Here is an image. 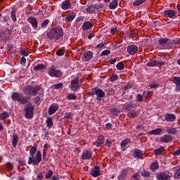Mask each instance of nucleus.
<instances>
[{
  "label": "nucleus",
  "instance_id": "4c0bfd02",
  "mask_svg": "<svg viewBox=\"0 0 180 180\" xmlns=\"http://www.w3.org/2000/svg\"><path fill=\"white\" fill-rule=\"evenodd\" d=\"M117 0H113L109 5L110 9H116V8H117Z\"/></svg>",
  "mask_w": 180,
  "mask_h": 180
},
{
  "label": "nucleus",
  "instance_id": "8fccbe9b",
  "mask_svg": "<svg viewBox=\"0 0 180 180\" xmlns=\"http://www.w3.org/2000/svg\"><path fill=\"white\" fill-rule=\"evenodd\" d=\"M65 53V50H64V49H58L56 51V55H58L59 57H61V56H64Z\"/></svg>",
  "mask_w": 180,
  "mask_h": 180
},
{
  "label": "nucleus",
  "instance_id": "5701e85b",
  "mask_svg": "<svg viewBox=\"0 0 180 180\" xmlns=\"http://www.w3.org/2000/svg\"><path fill=\"white\" fill-rule=\"evenodd\" d=\"M172 82L176 85V91H180V77H173Z\"/></svg>",
  "mask_w": 180,
  "mask_h": 180
},
{
  "label": "nucleus",
  "instance_id": "9b49d317",
  "mask_svg": "<svg viewBox=\"0 0 180 180\" xmlns=\"http://www.w3.org/2000/svg\"><path fill=\"white\" fill-rule=\"evenodd\" d=\"M165 62L163 61H157L156 60H150L147 63V67H161L162 65H165Z\"/></svg>",
  "mask_w": 180,
  "mask_h": 180
},
{
  "label": "nucleus",
  "instance_id": "4468645a",
  "mask_svg": "<svg viewBox=\"0 0 180 180\" xmlns=\"http://www.w3.org/2000/svg\"><path fill=\"white\" fill-rule=\"evenodd\" d=\"M139 51V47L135 45H130L127 47V53L131 56H134Z\"/></svg>",
  "mask_w": 180,
  "mask_h": 180
},
{
  "label": "nucleus",
  "instance_id": "4be33fe9",
  "mask_svg": "<svg viewBox=\"0 0 180 180\" xmlns=\"http://www.w3.org/2000/svg\"><path fill=\"white\" fill-rule=\"evenodd\" d=\"M70 8H71V2L70 0H65L62 2L61 8L63 9V11H67V9H70Z\"/></svg>",
  "mask_w": 180,
  "mask_h": 180
},
{
  "label": "nucleus",
  "instance_id": "f03ea898",
  "mask_svg": "<svg viewBox=\"0 0 180 180\" xmlns=\"http://www.w3.org/2000/svg\"><path fill=\"white\" fill-rule=\"evenodd\" d=\"M47 36L50 40L57 41V40L61 39V37L64 36V32L63 31V28L60 27H55L53 28L50 32L47 33Z\"/></svg>",
  "mask_w": 180,
  "mask_h": 180
},
{
  "label": "nucleus",
  "instance_id": "7c9ffc66",
  "mask_svg": "<svg viewBox=\"0 0 180 180\" xmlns=\"http://www.w3.org/2000/svg\"><path fill=\"white\" fill-rule=\"evenodd\" d=\"M150 168L153 172H155V171H157L160 168V165H158V162H153L150 166Z\"/></svg>",
  "mask_w": 180,
  "mask_h": 180
},
{
  "label": "nucleus",
  "instance_id": "423d86ee",
  "mask_svg": "<svg viewBox=\"0 0 180 180\" xmlns=\"http://www.w3.org/2000/svg\"><path fill=\"white\" fill-rule=\"evenodd\" d=\"M94 95H96L97 101H102V98H105V92L101 89H94L89 93L90 96H94Z\"/></svg>",
  "mask_w": 180,
  "mask_h": 180
},
{
  "label": "nucleus",
  "instance_id": "cd10ccee",
  "mask_svg": "<svg viewBox=\"0 0 180 180\" xmlns=\"http://www.w3.org/2000/svg\"><path fill=\"white\" fill-rule=\"evenodd\" d=\"M162 132V128H158L153 129L152 131H150V134H153V136H160L161 133Z\"/></svg>",
  "mask_w": 180,
  "mask_h": 180
},
{
  "label": "nucleus",
  "instance_id": "7ed1b4c3",
  "mask_svg": "<svg viewBox=\"0 0 180 180\" xmlns=\"http://www.w3.org/2000/svg\"><path fill=\"white\" fill-rule=\"evenodd\" d=\"M11 98L13 101H15L18 103H21V105L29 103V101L30 100V96H23V94L18 92L13 93Z\"/></svg>",
  "mask_w": 180,
  "mask_h": 180
},
{
  "label": "nucleus",
  "instance_id": "603ef678",
  "mask_svg": "<svg viewBox=\"0 0 180 180\" xmlns=\"http://www.w3.org/2000/svg\"><path fill=\"white\" fill-rule=\"evenodd\" d=\"M106 92L108 95H114L115 94V90H113L112 88H108L106 89Z\"/></svg>",
  "mask_w": 180,
  "mask_h": 180
},
{
  "label": "nucleus",
  "instance_id": "72a5a7b5",
  "mask_svg": "<svg viewBox=\"0 0 180 180\" xmlns=\"http://www.w3.org/2000/svg\"><path fill=\"white\" fill-rule=\"evenodd\" d=\"M25 95L27 96H32V86H28L23 89Z\"/></svg>",
  "mask_w": 180,
  "mask_h": 180
},
{
  "label": "nucleus",
  "instance_id": "2f4dec72",
  "mask_svg": "<svg viewBox=\"0 0 180 180\" xmlns=\"http://www.w3.org/2000/svg\"><path fill=\"white\" fill-rule=\"evenodd\" d=\"M139 111L132 110L128 112L129 117H134L136 118L139 116Z\"/></svg>",
  "mask_w": 180,
  "mask_h": 180
},
{
  "label": "nucleus",
  "instance_id": "0e129e2a",
  "mask_svg": "<svg viewBox=\"0 0 180 180\" xmlns=\"http://www.w3.org/2000/svg\"><path fill=\"white\" fill-rule=\"evenodd\" d=\"M149 86H150L151 89L158 88V86H160V84L158 83H152L149 84Z\"/></svg>",
  "mask_w": 180,
  "mask_h": 180
},
{
  "label": "nucleus",
  "instance_id": "39448f33",
  "mask_svg": "<svg viewBox=\"0 0 180 180\" xmlns=\"http://www.w3.org/2000/svg\"><path fill=\"white\" fill-rule=\"evenodd\" d=\"M48 74L50 77H55V78H61L63 77V72L60 70H56L54 67L48 68Z\"/></svg>",
  "mask_w": 180,
  "mask_h": 180
},
{
  "label": "nucleus",
  "instance_id": "0eeeda50",
  "mask_svg": "<svg viewBox=\"0 0 180 180\" xmlns=\"http://www.w3.org/2000/svg\"><path fill=\"white\" fill-rule=\"evenodd\" d=\"M79 88H81L79 85V77L72 79L70 82V89L74 92H77Z\"/></svg>",
  "mask_w": 180,
  "mask_h": 180
},
{
  "label": "nucleus",
  "instance_id": "a19ab883",
  "mask_svg": "<svg viewBox=\"0 0 180 180\" xmlns=\"http://www.w3.org/2000/svg\"><path fill=\"white\" fill-rule=\"evenodd\" d=\"M53 174H54V172H53V170H48L45 176L46 179H51V178H53Z\"/></svg>",
  "mask_w": 180,
  "mask_h": 180
},
{
  "label": "nucleus",
  "instance_id": "412c9836",
  "mask_svg": "<svg viewBox=\"0 0 180 180\" xmlns=\"http://www.w3.org/2000/svg\"><path fill=\"white\" fill-rule=\"evenodd\" d=\"M172 137L171 136V135L168 134H166L160 138V141H161V143H169L170 141H172Z\"/></svg>",
  "mask_w": 180,
  "mask_h": 180
},
{
  "label": "nucleus",
  "instance_id": "c756f323",
  "mask_svg": "<svg viewBox=\"0 0 180 180\" xmlns=\"http://www.w3.org/2000/svg\"><path fill=\"white\" fill-rule=\"evenodd\" d=\"M46 68H47V66L46 65L39 64V65H36L34 68V71H44V70H46Z\"/></svg>",
  "mask_w": 180,
  "mask_h": 180
},
{
  "label": "nucleus",
  "instance_id": "ea45409f",
  "mask_svg": "<svg viewBox=\"0 0 180 180\" xmlns=\"http://www.w3.org/2000/svg\"><path fill=\"white\" fill-rule=\"evenodd\" d=\"M46 126L47 127H49V129H51V127H53V118L51 117L47 118Z\"/></svg>",
  "mask_w": 180,
  "mask_h": 180
},
{
  "label": "nucleus",
  "instance_id": "58836bf2",
  "mask_svg": "<svg viewBox=\"0 0 180 180\" xmlns=\"http://www.w3.org/2000/svg\"><path fill=\"white\" fill-rule=\"evenodd\" d=\"M142 155H143V154L141 153V151H140L139 149H136L134 151V157L135 158H141Z\"/></svg>",
  "mask_w": 180,
  "mask_h": 180
},
{
  "label": "nucleus",
  "instance_id": "5fc2aeb1",
  "mask_svg": "<svg viewBox=\"0 0 180 180\" xmlns=\"http://www.w3.org/2000/svg\"><path fill=\"white\" fill-rule=\"evenodd\" d=\"M133 87V83H127L125 86H124V89L127 90L130 89Z\"/></svg>",
  "mask_w": 180,
  "mask_h": 180
},
{
  "label": "nucleus",
  "instance_id": "a18cd8bd",
  "mask_svg": "<svg viewBox=\"0 0 180 180\" xmlns=\"http://www.w3.org/2000/svg\"><path fill=\"white\" fill-rule=\"evenodd\" d=\"M69 101H75L77 99V96L75 94H68L67 96Z\"/></svg>",
  "mask_w": 180,
  "mask_h": 180
},
{
  "label": "nucleus",
  "instance_id": "09e8293b",
  "mask_svg": "<svg viewBox=\"0 0 180 180\" xmlns=\"http://www.w3.org/2000/svg\"><path fill=\"white\" fill-rule=\"evenodd\" d=\"M63 86H64V84L63 83H58L53 84V87L55 88V89H61Z\"/></svg>",
  "mask_w": 180,
  "mask_h": 180
},
{
  "label": "nucleus",
  "instance_id": "f8f14e48",
  "mask_svg": "<svg viewBox=\"0 0 180 180\" xmlns=\"http://www.w3.org/2000/svg\"><path fill=\"white\" fill-rule=\"evenodd\" d=\"M164 15L170 19H176V12L174 10H167L164 11Z\"/></svg>",
  "mask_w": 180,
  "mask_h": 180
},
{
  "label": "nucleus",
  "instance_id": "1a4fd4ad",
  "mask_svg": "<svg viewBox=\"0 0 180 180\" xmlns=\"http://www.w3.org/2000/svg\"><path fill=\"white\" fill-rule=\"evenodd\" d=\"M136 102L134 101H129L123 105L122 109L124 112H129L136 108Z\"/></svg>",
  "mask_w": 180,
  "mask_h": 180
},
{
  "label": "nucleus",
  "instance_id": "e2e57ef3",
  "mask_svg": "<svg viewBox=\"0 0 180 180\" xmlns=\"http://www.w3.org/2000/svg\"><path fill=\"white\" fill-rule=\"evenodd\" d=\"M174 178L176 179H179V178H180V168H179V169L176 172V173L174 174Z\"/></svg>",
  "mask_w": 180,
  "mask_h": 180
},
{
  "label": "nucleus",
  "instance_id": "c85d7f7f",
  "mask_svg": "<svg viewBox=\"0 0 180 180\" xmlns=\"http://www.w3.org/2000/svg\"><path fill=\"white\" fill-rule=\"evenodd\" d=\"M129 143H130V140H129V139H124L123 141H122V142L120 143V146H121L122 151L126 150V146H127V144H129Z\"/></svg>",
  "mask_w": 180,
  "mask_h": 180
},
{
  "label": "nucleus",
  "instance_id": "a211bd4d",
  "mask_svg": "<svg viewBox=\"0 0 180 180\" xmlns=\"http://www.w3.org/2000/svg\"><path fill=\"white\" fill-rule=\"evenodd\" d=\"M92 157V152L91 150H84L82 153V160H91Z\"/></svg>",
  "mask_w": 180,
  "mask_h": 180
},
{
  "label": "nucleus",
  "instance_id": "aec40b11",
  "mask_svg": "<svg viewBox=\"0 0 180 180\" xmlns=\"http://www.w3.org/2000/svg\"><path fill=\"white\" fill-rule=\"evenodd\" d=\"M176 120V116H175L174 114L167 113L165 116V120H166V122H175Z\"/></svg>",
  "mask_w": 180,
  "mask_h": 180
},
{
  "label": "nucleus",
  "instance_id": "2eb2a0df",
  "mask_svg": "<svg viewBox=\"0 0 180 180\" xmlns=\"http://www.w3.org/2000/svg\"><path fill=\"white\" fill-rule=\"evenodd\" d=\"M58 108H59V106L58 104L53 103L52 105H51L49 108V111H48L49 116L54 115V113H56V112L58 110Z\"/></svg>",
  "mask_w": 180,
  "mask_h": 180
},
{
  "label": "nucleus",
  "instance_id": "bf43d9fd",
  "mask_svg": "<svg viewBox=\"0 0 180 180\" xmlns=\"http://www.w3.org/2000/svg\"><path fill=\"white\" fill-rule=\"evenodd\" d=\"M11 15L13 22H16V13H15V11H11Z\"/></svg>",
  "mask_w": 180,
  "mask_h": 180
},
{
  "label": "nucleus",
  "instance_id": "69168bd1",
  "mask_svg": "<svg viewBox=\"0 0 180 180\" xmlns=\"http://www.w3.org/2000/svg\"><path fill=\"white\" fill-rule=\"evenodd\" d=\"M34 103H36V105H40V103H41V100L40 97L37 96L35 98Z\"/></svg>",
  "mask_w": 180,
  "mask_h": 180
},
{
  "label": "nucleus",
  "instance_id": "393cba45",
  "mask_svg": "<svg viewBox=\"0 0 180 180\" xmlns=\"http://www.w3.org/2000/svg\"><path fill=\"white\" fill-rule=\"evenodd\" d=\"M127 172H129V170L127 169L122 170L120 175L117 176L118 180H124L127 176Z\"/></svg>",
  "mask_w": 180,
  "mask_h": 180
},
{
  "label": "nucleus",
  "instance_id": "4d7b16f0",
  "mask_svg": "<svg viewBox=\"0 0 180 180\" xmlns=\"http://www.w3.org/2000/svg\"><path fill=\"white\" fill-rule=\"evenodd\" d=\"M136 99V102H139V103L143 102V96H141V94H137Z\"/></svg>",
  "mask_w": 180,
  "mask_h": 180
},
{
  "label": "nucleus",
  "instance_id": "b1692460",
  "mask_svg": "<svg viewBox=\"0 0 180 180\" xmlns=\"http://www.w3.org/2000/svg\"><path fill=\"white\" fill-rule=\"evenodd\" d=\"M91 27H94V24H92L90 21H86L83 23V30H89V29H91Z\"/></svg>",
  "mask_w": 180,
  "mask_h": 180
},
{
  "label": "nucleus",
  "instance_id": "9d476101",
  "mask_svg": "<svg viewBox=\"0 0 180 180\" xmlns=\"http://www.w3.org/2000/svg\"><path fill=\"white\" fill-rule=\"evenodd\" d=\"M101 8H103L102 6H98L96 4L90 5L86 8V12H87V13H89L90 15H94V13H95L96 11H98V9H101Z\"/></svg>",
  "mask_w": 180,
  "mask_h": 180
},
{
  "label": "nucleus",
  "instance_id": "13d9d810",
  "mask_svg": "<svg viewBox=\"0 0 180 180\" xmlns=\"http://www.w3.org/2000/svg\"><path fill=\"white\" fill-rule=\"evenodd\" d=\"M109 54H110V51L105 50L101 53V56L103 57V56H109Z\"/></svg>",
  "mask_w": 180,
  "mask_h": 180
},
{
  "label": "nucleus",
  "instance_id": "3c124183",
  "mask_svg": "<svg viewBox=\"0 0 180 180\" xmlns=\"http://www.w3.org/2000/svg\"><path fill=\"white\" fill-rule=\"evenodd\" d=\"M72 116H74L72 112H66L64 119H72Z\"/></svg>",
  "mask_w": 180,
  "mask_h": 180
},
{
  "label": "nucleus",
  "instance_id": "c9c22d12",
  "mask_svg": "<svg viewBox=\"0 0 180 180\" xmlns=\"http://www.w3.org/2000/svg\"><path fill=\"white\" fill-rule=\"evenodd\" d=\"M167 133L168 134H176L178 133V130L176 128L170 127L166 130Z\"/></svg>",
  "mask_w": 180,
  "mask_h": 180
},
{
  "label": "nucleus",
  "instance_id": "c03bdc74",
  "mask_svg": "<svg viewBox=\"0 0 180 180\" xmlns=\"http://www.w3.org/2000/svg\"><path fill=\"white\" fill-rule=\"evenodd\" d=\"M111 112L114 116H118V115L120 113V110L116 108H114L111 109Z\"/></svg>",
  "mask_w": 180,
  "mask_h": 180
},
{
  "label": "nucleus",
  "instance_id": "680f3d73",
  "mask_svg": "<svg viewBox=\"0 0 180 180\" xmlns=\"http://www.w3.org/2000/svg\"><path fill=\"white\" fill-rule=\"evenodd\" d=\"M143 96L145 98H148V96H151V91H143Z\"/></svg>",
  "mask_w": 180,
  "mask_h": 180
},
{
  "label": "nucleus",
  "instance_id": "37998d69",
  "mask_svg": "<svg viewBox=\"0 0 180 180\" xmlns=\"http://www.w3.org/2000/svg\"><path fill=\"white\" fill-rule=\"evenodd\" d=\"M146 0H136L133 3L134 6H140V5L144 4Z\"/></svg>",
  "mask_w": 180,
  "mask_h": 180
},
{
  "label": "nucleus",
  "instance_id": "20e7f679",
  "mask_svg": "<svg viewBox=\"0 0 180 180\" xmlns=\"http://www.w3.org/2000/svg\"><path fill=\"white\" fill-rule=\"evenodd\" d=\"M25 112L26 119H32L34 115V106L33 104L29 103L27 104L24 109Z\"/></svg>",
  "mask_w": 180,
  "mask_h": 180
},
{
  "label": "nucleus",
  "instance_id": "473e14b6",
  "mask_svg": "<svg viewBox=\"0 0 180 180\" xmlns=\"http://www.w3.org/2000/svg\"><path fill=\"white\" fill-rule=\"evenodd\" d=\"M28 22H30L32 24V27H37V22L36 21V18L30 17L28 18Z\"/></svg>",
  "mask_w": 180,
  "mask_h": 180
},
{
  "label": "nucleus",
  "instance_id": "f257e3e1",
  "mask_svg": "<svg viewBox=\"0 0 180 180\" xmlns=\"http://www.w3.org/2000/svg\"><path fill=\"white\" fill-rule=\"evenodd\" d=\"M30 157L28 158L29 165H37L41 162V152L37 150V146H32L30 150Z\"/></svg>",
  "mask_w": 180,
  "mask_h": 180
},
{
  "label": "nucleus",
  "instance_id": "6e6552de",
  "mask_svg": "<svg viewBox=\"0 0 180 180\" xmlns=\"http://www.w3.org/2000/svg\"><path fill=\"white\" fill-rule=\"evenodd\" d=\"M158 43L161 49H169L171 41L167 38H161L158 39Z\"/></svg>",
  "mask_w": 180,
  "mask_h": 180
},
{
  "label": "nucleus",
  "instance_id": "dca6fc26",
  "mask_svg": "<svg viewBox=\"0 0 180 180\" xmlns=\"http://www.w3.org/2000/svg\"><path fill=\"white\" fill-rule=\"evenodd\" d=\"M92 57H94V52L91 51L84 52L82 56V58L84 61H90V60L92 59Z\"/></svg>",
  "mask_w": 180,
  "mask_h": 180
},
{
  "label": "nucleus",
  "instance_id": "864d4df0",
  "mask_svg": "<svg viewBox=\"0 0 180 180\" xmlns=\"http://www.w3.org/2000/svg\"><path fill=\"white\" fill-rule=\"evenodd\" d=\"M112 141L111 139H107L105 141V146L107 147H112Z\"/></svg>",
  "mask_w": 180,
  "mask_h": 180
},
{
  "label": "nucleus",
  "instance_id": "6ab92c4d",
  "mask_svg": "<svg viewBox=\"0 0 180 180\" xmlns=\"http://www.w3.org/2000/svg\"><path fill=\"white\" fill-rule=\"evenodd\" d=\"M103 143H105V137H103V135H100L97 141L94 143V146H96V147H101Z\"/></svg>",
  "mask_w": 180,
  "mask_h": 180
},
{
  "label": "nucleus",
  "instance_id": "338daca9",
  "mask_svg": "<svg viewBox=\"0 0 180 180\" xmlns=\"http://www.w3.org/2000/svg\"><path fill=\"white\" fill-rule=\"evenodd\" d=\"M141 175L142 176H145V177L150 176V172L147 171H143L141 172Z\"/></svg>",
  "mask_w": 180,
  "mask_h": 180
},
{
  "label": "nucleus",
  "instance_id": "79ce46f5",
  "mask_svg": "<svg viewBox=\"0 0 180 180\" xmlns=\"http://www.w3.org/2000/svg\"><path fill=\"white\" fill-rule=\"evenodd\" d=\"M119 79V76L116 74H112L110 77H109V81L110 82H115V81H117Z\"/></svg>",
  "mask_w": 180,
  "mask_h": 180
},
{
  "label": "nucleus",
  "instance_id": "e433bc0d",
  "mask_svg": "<svg viewBox=\"0 0 180 180\" xmlns=\"http://www.w3.org/2000/svg\"><path fill=\"white\" fill-rule=\"evenodd\" d=\"M9 117V112L5 111L0 114V120H6Z\"/></svg>",
  "mask_w": 180,
  "mask_h": 180
},
{
  "label": "nucleus",
  "instance_id": "ddd939ff",
  "mask_svg": "<svg viewBox=\"0 0 180 180\" xmlns=\"http://www.w3.org/2000/svg\"><path fill=\"white\" fill-rule=\"evenodd\" d=\"M156 178L157 179H159V180H169L171 179V176L167 174V172H162L158 173L156 176Z\"/></svg>",
  "mask_w": 180,
  "mask_h": 180
},
{
  "label": "nucleus",
  "instance_id": "de8ad7c7",
  "mask_svg": "<svg viewBox=\"0 0 180 180\" xmlns=\"http://www.w3.org/2000/svg\"><path fill=\"white\" fill-rule=\"evenodd\" d=\"M6 168H7L8 171H12L13 169V165L11 162H7L6 164Z\"/></svg>",
  "mask_w": 180,
  "mask_h": 180
},
{
  "label": "nucleus",
  "instance_id": "052dcab7",
  "mask_svg": "<svg viewBox=\"0 0 180 180\" xmlns=\"http://www.w3.org/2000/svg\"><path fill=\"white\" fill-rule=\"evenodd\" d=\"M49 22H50V20H49L47 19L44 20L43 21V22H41V27H46V26H47V25H49Z\"/></svg>",
  "mask_w": 180,
  "mask_h": 180
},
{
  "label": "nucleus",
  "instance_id": "774afa93",
  "mask_svg": "<svg viewBox=\"0 0 180 180\" xmlns=\"http://www.w3.org/2000/svg\"><path fill=\"white\" fill-rule=\"evenodd\" d=\"M37 180H43V173L40 172L37 176Z\"/></svg>",
  "mask_w": 180,
  "mask_h": 180
},
{
  "label": "nucleus",
  "instance_id": "f704fd0d",
  "mask_svg": "<svg viewBox=\"0 0 180 180\" xmlns=\"http://www.w3.org/2000/svg\"><path fill=\"white\" fill-rule=\"evenodd\" d=\"M164 150H165V148H164V146H161L158 148L155 149L153 151V154H155V155H158L161 154V153H162Z\"/></svg>",
  "mask_w": 180,
  "mask_h": 180
},
{
  "label": "nucleus",
  "instance_id": "6e6d98bb",
  "mask_svg": "<svg viewBox=\"0 0 180 180\" xmlns=\"http://www.w3.org/2000/svg\"><path fill=\"white\" fill-rule=\"evenodd\" d=\"M40 91V86H34V96L37 95V92Z\"/></svg>",
  "mask_w": 180,
  "mask_h": 180
},
{
  "label": "nucleus",
  "instance_id": "f3484780",
  "mask_svg": "<svg viewBox=\"0 0 180 180\" xmlns=\"http://www.w3.org/2000/svg\"><path fill=\"white\" fill-rule=\"evenodd\" d=\"M99 175H101V168L99 166H94V169L91 170V176L97 178Z\"/></svg>",
  "mask_w": 180,
  "mask_h": 180
},
{
  "label": "nucleus",
  "instance_id": "49530a36",
  "mask_svg": "<svg viewBox=\"0 0 180 180\" xmlns=\"http://www.w3.org/2000/svg\"><path fill=\"white\" fill-rule=\"evenodd\" d=\"M117 68L120 71H122V70H124V64H123V63H122V62L118 63L117 64Z\"/></svg>",
  "mask_w": 180,
  "mask_h": 180
},
{
  "label": "nucleus",
  "instance_id": "a878e982",
  "mask_svg": "<svg viewBox=\"0 0 180 180\" xmlns=\"http://www.w3.org/2000/svg\"><path fill=\"white\" fill-rule=\"evenodd\" d=\"M75 16H77V15L75 14V13H72L70 14H68L66 17H65V22L67 23L70 22H72V20H74V19H75Z\"/></svg>",
  "mask_w": 180,
  "mask_h": 180
},
{
  "label": "nucleus",
  "instance_id": "bb28decb",
  "mask_svg": "<svg viewBox=\"0 0 180 180\" xmlns=\"http://www.w3.org/2000/svg\"><path fill=\"white\" fill-rule=\"evenodd\" d=\"M18 141H19V136H18V134H13L12 144L14 148H16V146H18Z\"/></svg>",
  "mask_w": 180,
  "mask_h": 180
}]
</instances>
